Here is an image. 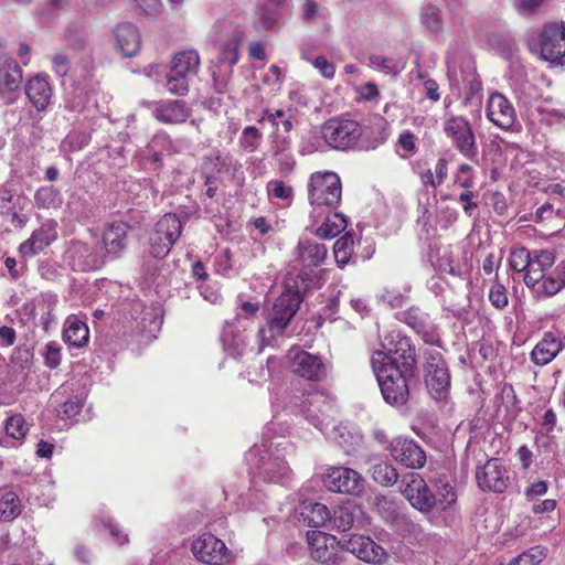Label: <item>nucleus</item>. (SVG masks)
<instances>
[{
    "label": "nucleus",
    "mask_w": 565,
    "mask_h": 565,
    "mask_svg": "<svg viewBox=\"0 0 565 565\" xmlns=\"http://www.w3.org/2000/svg\"><path fill=\"white\" fill-rule=\"evenodd\" d=\"M381 350L373 352L371 366L380 388H408L417 370L416 348L398 330L379 332Z\"/></svg>",
    "instance_id": "f257e3e1"
},
{
    "label": "nucleus",
    "mask_w": 565,
    "mask_h": 565,
    "mask_svg": "<svg viewBox=\"0 0 565 565\" xmlns=\"http://www.w3.org/2000/svg\"><path fill=\"white\" fill-rule=\"evenodd\" d=\"M273 425L271 423L265 427L262 444L254 445L246 452V460L254 478L285 486L292 479V470L281 454L286 452L289 444L286 440L271 443Z\"/></svg>",
    "instance_id": "f03ea898"
},
{
    "label": "nucleus",
    "mask_w": 565,
    "mask_h": 565,
    "mask_svg": "<svg viewBox=\"0 0 565 565\" xmlns=\"http://www.w3.org/2000/svg\"><path fill=\"white\" fill-rule=\"evenodd\" d=\"M554 263L552 250H532L530 268L523 275V280L537 296L550 297L565 288V260L556 266H553Z\"/></svg>",
    "instance_id": "7ed1b4c3"
},
{
    "label": "nucleus",
    "mask_w": 565,
    "mask_h": 565,
    "mask_svg": "<svg viewBox=\"0 0 565 565\" xmlns=\"http://www.w3.org/2000/svg\"><path fill=\"white\" fill-rule=\"evenodd\" d=\"M303 402L301 411L307 419L316 426L328 439L340 445L347 446L353 439L352 434L347 426L335 424L331 414L333 406L329 401L326 391H303Z\"/></svg>",
    "instance_id": "20e7f679"
},
{
    "label": "nucleus",
    "mask_w": 565,
    "mask_h": 565,
    "mask_svg": "<svg viewBox=\"0 0 565 565\" xmlns=\"http://www.w3.org/2000/svg\"><path fill=\"white\" fill-rule=\"evenodd\" d=\"M301 303L300 294L287 288L275 300L268 312L266 323L258 329V347L256 353H262L266 347H274L276 339L282 337Z\"/></svg>",
    "instance_id": "39448f33"
},
{
    "label": "nucleus",
    "mask_w": 565,
    "mask_h": 565,
    "mask_svg": "<svg viewBox=\"0 0 565 565\" xmlns=\"http://www.w3.org/2000/svg\"><path fill=\"white\" fill-rule=\"evenodd\" d=\"M324 141L333 149H353L363 135L361 125L352 119L331 118L321 127Z\"/></svg>",
    "instance_id": "423d86ee"
},
{
    "label": "nucleus",
    "mask_w": 565,
    "mask_h": 565,
    "mask_svg": "<svg viewBox=\"0 0 565 565\" xmlns=\"http://www.w3.org/2000/svg\"><path fill=\"white\" fill-rule=\"evenodd\" d=\"M342 186L334 172H315L309 181V201L312 205L335 207L341 201Z\"/></svg>",
    "instance_id": "0eeeda50"
},
{
    "label": "nucleus",
    "mask_w": 565,
    "mask_h": 565,
    "mask_svg": "<svg viewBox=\"0 0 565 565\" xmlns=\"http://www.w3.org/2000/svg\"><path fill=\"white\" fill-rule=\"evenodd\" d=\"M182 233L180 218L173 213L164 214L154 225L149 237L150 253L156 258H163Z\"/></svg>",
    "instance_id": "6e6552de"
},
{
    "label": "nucleus",
    "mask_w": 565,
    "mask_h": 565,
    "mask_svg": "<svg viewBox=\"0 0 565 565\" xmlns=\"http://www.w3.org/2000/svg\"><path fill=\"white\" fill-rule=\"evenodd\" d=\"M307 543L310 557L324 565H341L344 561L342 555L343 540L321 531H308Z\"/></svg>",
    "instance_id": "1a4fd4ad"
},
{
    "label": "nucleus",
    "mask_w": 565,
    "mask_h": 565,
    "mask_svg": "<svg viewBox=\"0 0 565 565\" xmlns=\"http://www.w3.org/2000/svg\"><path fill=\"white\" fill-rule=\"evenodd\" d=\"M541 57L553 66L565 64V23H546L540 33Z\"/></svg>",
    "instance_id": "9d476101"
},
{
    "label": "nucleus",
    "mask_w": 565,
    "mask_h": 565,
    "mask_svg": "<svg viewBox=\"0 0 565 565\" xmlns=\"http://www.w3.org/2000/svg\"><path fill=\"white\" fill-rule=\"evenodd\" d=\"M191 551L199 562L209 565H227L233 559V553L225 543L211 533H204L195 539Z\"/></svg>",
    "instance_id": "9b49d317"
},
{
    "label": "nucleus",
    "mask_w": 565,
    "mask_h": 565,
    "mask_svg": "<svg viewBox=\"0 0 565 565\" xmlns=\"http://www.w3.org/2000/svg\"><path fill=\"white\" fill-rule=\"evenodd\" d=\"M444 131L454 147L467 159L478 156L476 137L469 121L461 116H452L444 124Z\"/></svg>",
    "instance_id": "f8f14e48"
},
{
    "label": "nucleus",
    "mask_w": 565,
    "mask_h": 565,
    "mask_svg": "<svg viewBox=\"0 0 565 565\" xmlns=\"http://www.w3.org/2000/svg\"><path fill=\"white\" fill-rule=\"evenodd\" d=\"M23 70L10 55H0V98L6 105L14 104L21 92Z\"/></svg>",
    "instance_id": "ddd939ff"
},
{
    "label": "nucleus",
    "mask_w": 565,
    "mask_h": 565,
    "mask_svg": "<svg viewBox=\"0 0 565 565\" xmlns=\"http://www.w3.org/2000/svg\"><path fill=\"white\" fill-rule=\"evenodd\" d=\"M287 358L292 373L309 381L320 382L327 377V365L315 354L308 353L298 347H292Z\"/></svg>",
    "instance_id": "4468645a"
},
{
    "label": "nucleus",
    "mask_w": 565,
    "mask_h": 565,
    "mask_svg": "<svg viewBox=\"0 0 565 565\" xmlns=\"http://www.w3.org/2000/svg\"><path fill=\"white\" fill-rule=\"evenodd\" d=\"M323 482L330 491L353 495L360 494L364 489L362 476L347 467H332L328 469Z\"/></svg>",
    "instance_id": "2eb2a0df"
},
{
    "label": "nucleus",
    "mask_w": 565,
    "mask_h": 565,
    "mask_svg": "<svg viewBox=\"0 0 565 565\" xmlns=\"http://www.w3.org/2000/svg\"><path fill=\"white\" fill-rule=\"evenodd\" d=\"M403 495L417 510L429 512L436 504L435 494L431 493L425 480L418 473H408L402 480Z\"/></svg>",
    "instance_id": "dca6fc26"
},
{
    "label": "nucleus",
    "mask_w": 565,
    "mask_h": 565,
    "mask_svg": "<svg viewBox=\"0 0 565 565\" xmlns=\"http://www.w3.org/2000/svg\"><path fill=\"white\" fill-rule=\"evenodd\" d=\"M129 225L125 222H113L105 228L102 245L98 247L105 256V263L122 255L128 244Z\"/></svg>",
    "instance_id": "f3484780"
},
{
    "label": "nucleus",
    "mask_w": 565,
    "mask_h": 565,
    "mask_svg": "<svg viewBox=\"0 0 565 565\" xmlns=\"http://www.w3.org/2000/svg\"><path fill=\"white\" fill-rule=\"evenodd\" d=\"M66 259L74 270L89 271L99 269L105 265V256L98 247H90L85 243H73L66 250Z\"/></svg>",
    "instance_id": "a211bd4d"
},
{
    "label": "nucleus",
    "mask_w": 565,
    "mask_h": 565,
    "mask_svg": "<svg viewBox=\"0 0 565 565\" xmlns=\"http://www.w3.org/2000/svg\"><path fill=\"white\" fill-rule=\"evenodd\" d=\"M143 105L152 107V116L166 125L183 124L191 116V110L186 103L180 99L145 102Z\"/></svg>",
    "instance_id": "6ab92c4d"
},
{
    "label": "nucleus",
    "mask_w": 565,
    "mask_h": 565,
    "mask_svg": "<svg viewBox=\"0 0 565 565\" xmlns=\"http://www.w3.org/2000/svg\"><path fill=\"white\" fill-rule=\"evenodd\" d=\"M480 489L502 493L509 484V476L505 466L500 459H490L476 472Z\"/></svg>",
    "instance_id": "aec40b11"
},
{
    "label": "nucleus",
    "mask_w": 565,
    "mask_h": 565,
    "mask_svg": "<svg viewBox=\"0 0 565 565\" xmlns=\"http://www.w3.org/2000/svg\"><path fill=\"white\" fill-rule=\"evenodd\" d=\"M343 552H349L365 563L380 564L386 558L385 550L371 537L364 535H351L343 540Z\"/></svg>",
    "instance_id": "412c9836"
},
{
    "label": "nucleus",
    "mask_w": 565,
    "mask_h": 565,
    "mask_svg": "<svg viewBox=\"0 0 565 565\" xmlns=\"http://www.w3.org/2000/svg\"><path fill=\"white\" fill-rule=\"evenodd\" d=\"M390 451L395 461L411 469H420L426 462L425 451L413 439H394L390 445Z\"/></svg>",
    "instance_id": "4be33fe9"
},
{
    "label": "nucleus",
    "mask_w": 565,
    "mask_h": 565,
    "mask_svg": "<svg viewBox=\"0 0 565 565\" xmlns=\"http://www.w3.org/2000/svg\"><path fill=\"white\" fill-rule=\"evenodd\" d=\"M424 379L427 388H449L450 374L446 362L437 350L425 352Z\"/></svg>",
    "instance_id": "5701e85b"
},
{
    "label": "nucleus",
    "mask_w": 565,
    "mask_h": 565,
    "mask_svg": "<svg viewBox=\"0 0 565 565\" xmlns=\"http://www.w3.org/2000/svg\"><path fill=\"white\" fill-rule=\"evenodd\" d=\"M487 117L497 127L508 130L514 125L516 113L505 96L493 93L488 99Z\"/></svg>",
    "instance_id": "b1692460"
},
{
    "label": "nucleus",
    "mask_w": 565,
    "mask_h": 565,
    "mask_svg": "<svg viewBox=\"0 0 565 565\" xmlns=\"http://www.w3.org/2000/svg\"><path fill=\"white\" fill-rule=\"evenodd\" d=\"M57 223L54 220H46L41 226L33 231L31 237L23 242L19 252L23 257H32L44 250L57 238Z\"/></svg>",
    "instance_id": "393cba45"
},
{
    "label": "nucleus",
    "mask_w": 565,
    "mask_h": 565,
    "mask_svg": "<svg viewBox=\"0 0 565 565\" xmlns=\"http://www.w3.org/2000/svg\"><path fill=\"white\" fill-rule=\"evenodd\" d=\"M29 430L30 425L22 414H11L6 418L1 428L0 447L7 449L19 448L24 443Z\"/></svg>",
    "instance_id": "a878e982"
},
{
    "label": "nucleus",
    "mask_w": 565,
    "mask_h": 565,
    "mask_svg": "<svg viewBox=\"0 0 565 565\" xmlns=\"http://www.w3.org/2000/svg\"><path fill=\"white\" fill-rule=\"evenodd\" d=\"M24 90L28 99L39 113L46 110L53 97V87L46 75L38 74L29 78Z\"/></svg>",
    "instance_id": "bb28decb"
},
{
    "label": "nucleus",
    "mask_w": 565,
    "mask_h": 565,
    "mask_svg": "<svg viewBox=\"0 0 565 565\" xmlns=\"http://www.w3.org/2000/svg\"><path fill=\"white\" fill-rule=\"evenodd\" d=\"M116 47L122 56H135L141 47V34L138 28L130 22H121L113 30Z\"/></svg>",
    "instance_id": "cd10ccee"
},
{
    "label": "nucleus",
    "mask_w": 565,
    "mask_h": 565,
    "mask_svg": "<svg viewBox=\"0 0 565 565\" xmlns=\"http://www.w3.org/2000/svg\"><path fill=\"white\" fill-rule=\"evenodd\" d=\"M327 254V247L311 238H300L295 249L296 260L303 267H317L321 265Z\"/></svg>",
    "instance_id": "c85d7f7f"
},
{
    "label": "nucleus",
    "mask_w": 565,
    "mask_h": 565,
    "mask_svg": "<svg viewBox=\"0 0 565 565\" xmlns=\"http://www.w3.org/2000/svg\"><path fill=\"white\" fill-rule=\"evenodd\" d=\"M289 0H264L255 9L254 24L259 30L274 29L281 19V8Z\"/></svg>",
    "instance_id": "c756f323"
},
{
    "label": "nucleus",
    "mask_w": 565,
    "mask_h": 565,
    "mask_svg": "<svg viewBox=\"0 0 565 565\" xmlns=\"http://www.w3.org/2000/svg\"><path fill=\"white\" fill-rule=\"evenodd\" d=\"M399 320L420 334L425 342L433 343L435 341L434 324L430 321L429 315L419 308L412 307L401 312Z\"/></svg>",
    "instance_id": "7c9ffc66"
},
{
    "label": "nucleus",
    "mask_w": 565,
    "mask_h": 565,
    "mask_svg": "<svg viewBox=\"0 0 565 565\" xmlns=\"http://www.w3.org/2000/svg\"><path fill=\"white\" fill-rule=\"evenodd\" d=\"M224 351L234 359L243 356L248 349V335L246 330L234 323H227L222 332Z\"/></svg>",
    "instance_id": "2f4dec72"
},
{
    "label": "nucleus",
    "mask_w": 565,
    "mask_h": 565,
    "mask_svg": "<svg viewBox=\"0 0 565 565\" xmlns=\"http://www.w3.org/2000/svg\"><path fill=\"white\" fill-rule=\"evenodd\" d=\"M562 349L561 338L553 332H546L532 350L531 361L536 365H546L555 359Z\"/></svg>",
    "instance_id": "473e14b6"
},
{
    "label": "nucleus",
    "mask_w": 565,
    "mask_h": 565,
    "mask_svg": "<svg viewBox=\"0 0 565 565\" xmlns=\"http://www.w3.org/2000/svg\"><path fill=\"white\" fill-rule=\"evenodd\" d=\"M85 401L83 394L65 395V393L57 391L51 395L50 404L54 407L56 416L61 419H70L75 417Z\"/></svg>",
    "instance_id": "72a5a7b5"
},
{
    "label": "nucleus",
    "mask_w": 565,
    "mask_h": 565,
    "mask_svg": "<svg viewBox=\"0 0 565 565\" xmlns=\"http://www.w3.org/2000/svg\"><path fill=\"white\" fill-rule=\"evenodd\" d=\"M62 339L71 347H85L89 340V330L87 324L74 315L68 316L64 322Z\"/></svg>",
    "instance_id": "f704fd0d"
},
{
    "label": "nucleus",
    "mask_w": 565,
    "mask_h": 565,
    "mask_svg": "<svg viewBox=\"0 0 565 565\" xmlns=\"http://www.w3.org/2000/svg\"><path fill=\"white\" fill-rule=\"evenodd\" d=\"M22 512V502L18 493L9 487L0 488V521L10 522Z\"/></svg>",
    "instance_id": "c9c22d12"
},
{
    "label": "nucleus",
    "mask_w": 565,
    "mask_h": 565,
    "mask_svg": "<svg viewBox=\"0 0 565 565\" xmlns=\"http://www.w3.org/2000/svg\"><path fill=\"white\" fill-rule=\"evenodd\" d=\"M331 515L328 508L318 502L303 503L300 511V520L310 527L323 526L330 521Z\"/></svg>",
    "instance_id": "e433bc0d"
},
{
    "label": "nucleus",
    "mask_w": 565,
    "mask_h": 565,
    "mask_svg": "<svg viewBox=\"0 0 565 565\" xmlns=\"http://www.w3.org/2000/svg\"><path fill=\"white\" fill-rule=\"evenodd\" d=\"M170 66L173 71H179L192 77L198 74L200 68V56L195 50H184L174 54Z\"/></svg>",
    "instance_id": "4c0bfd02"
},
{
    "label": "nucleus",
    "mask_w": 565,
    "mask_h": 565,
    "mask_svg": "<svg viewBox=\"0 0 565 565\" xmlns=\"http://www.w3.org/2000/svg\"><path fill=\"white\" fill-rule=\"evenodd\" d=\"M361 514L362 511L359 507L348 502L334 510L333 516L330 519V521L332 522L334 529L344 532L353 526L356 518Z\"/></svg>",
    "instance_id": "58836bf2"
},
{
    "label": "nucleus",
    "mask_w": 565,
    "mask_h": 565,
    "mask_svg": "<svg viewBox=\"0 0 565 565\" xmlns=\"http://www.w3.org/2000/svg\"><path fill=\"white\" fill-rule=\"evenodd\" d=\"M348 225L347 218L341 213H334L316 230V235L322 239H331L341 234Z\"/></svg>",
    "instance_id": "ea45409f"
},
{
    "label": "nucleus",
    "mask_w": 565,
    "mask_h": 565,
    "mask_svg": "<svg viewBox=\"0 0 565 565\" xmlns=\"http://www.w3.org/2000/svg\"><path fill=\"white\" fill-rule=\"evenodd\" d=\"M353 235L350 233H345L335 241L333 255L335 263L340 268H343L349 263L353 254Z\"/></svg>",
    "instance_id": "a19ab883"
},
{
    "label": "nucleus",
    "mask_w": 565,
    "mask_h": 565,
    "mask_svg": "<svg viewBox=\"0 0 565 565\" xmlns=\"http://www.w3.org/2000/svg\"><path fill=\"white\" fill-rule=\"evenodd\" d=\"M34 201L39 209H58L62 204V196L55 188L42 186L35 192Z\"/></svg>",
    "instance_id": "79ce46f5"
},
{
    "label": "nucleus",
    "mask_w": 565,
    "mask_h": 565,
    "mask_svg": "<svg viewBox=\"0 0 565 565\" xmlns=\"http://www.w3.org/2000/svg\"><path fill=\"white\" fill-rule=\"evenodd\" d=\"M189 79L186 74L173 71L170 66V73L167 75L166 87L168 92L177 96H185L189 93Z\"/></svg>",
    "instance_id": "37998d69"
},
{
    "label": "nucleus",
    "mask_w": 565,
    "mask_h": 565,
    "mask_svg": "<svg viewBox=\"0 0 565 565\" xmlns=\"http://www.w3.org/2000/svg\"><path fill=\"white\" fill-rule=\"evenodd\" d=\"M23 195H15L10 184H4L0 189V211L3 214H10L17 207L22 209V203L25 202Z\"/></svg>",
    "instance_id": "c03bdc74"
},
{
    "label": "nucleus",
    "mask_w": 565,
    "mask_h": 565,
    "mask_svg": "<svg viewBox=\"0 0 565 565\" xmlns=\"http://www.w3.org/2000/svg\"><path fill=\"white\" fill-rule=\"evenodd\" d=\"M265 119H267L276 129H279V126L281 125L284 132L287 134L294 128L291 115H288L284 109H277L275 111L265 109L258 121L262 122Z\"/></svg>",
    "instance_id": "a18cd8bd"
},
{
    "label": "nucleus",
    "mask_w": 565,
    "mask_h": 565,
    "mask_svg": "<svg viewBox=\"0 0 565 565\" xmlns=\"http://www.w3.org/2000/svg\"><path fill=\"white\" fill-rule=\"evenodd\" d=\"M372 478L375 482L387 487L397 481L398 475L393 466L386 462H379L372 468Z\"/></svg>",
    "instance_id": "49530a36"
},
{
    "label": "nucleus",
    "mask_w": 565,
    "mask_h": 565,
    "mask_svg": "<svg viewBox=\"0 0 565 565\" xmlns=\"http://www.w3.org/2000/svg\"><path fill=\"white\" fill-rule=\"evenodd\" d=\"M369 66L386 75H397L401 72V66L396 61L379 54L369 56Z\"/></svg>",
    "instance_id": "de8ad7c7"
},
{
    "label": "nucleus",
    "mask_w": 565,
    "mask_h": 565,
    "mask_svg": "<svg viewBox=\"0 0 565 565\" xmlns=\"http://www.w3.org/2000/svg\"><path fill=\"white\" fill-rule=\"evenodd\" d=\"M532 250L526 249L525 247H519L511 252L509 257V264L511 269L516 273L526 274V270L530 268Z\"/></svg>",
    "instance_id": "09e8293b"
},
{
    "label": "nucleus",
    "mask_w": 565,
    "mask_h": 565,
    "mask_svg": "<svg viewBox=\"0 0 565 565\" xmlns=\"http://www.w3.org/2000/svg\"><path fill=\"white\" fill-rule=\"evenodd\" d=\"M422 22L431 32L437 33L443 29L441 13L438 7L435 4H427L423 8Z\"/></svg>",
    "instance_id": "8fccbe9b"
},
{
    "label": "nucleus",
    "mask_w": 565,
    "mask_h": 565,
    "mask_svg": "<svg viewBox=\"0 0 565 565\" xmlns=\"http://www.w3.org/2000/svg\"><path fill=\"white\" fill-rule=\"evenodd\" d=\"M436 489L437 494L435 495V505H438L441 510H446L456 501V492L448 481L441 479L438 480Z\"/></svg>",
    "instance_id": "3c124183"
},
{
    "label": "nucleus",
    "mask_w": 565,
    "mask_h": 565,
    "mask_svg": "<svg viewBox=\"0 0 565 565\" xmlns=\"http://www.w3.org/2000/svg\"><path fill=\"white\" fill-rule=\"evenodd\" d=\"M545 557V548L542 546L531 547L529 551L514 557L509 565H537Z\"/></svg>",
    "instance_id": "603ef678"
},
{
    "label": "nucleus",
    "mask_w": 565,
    "mask_h": 565,
    "mask_svg": "<svg viewBox=\"0 0 565 565\" xmlns=\"http://www.w3.org/2000/svg\"><path fill=\"white\" fill-rule=\"evenodd\" d=\"M89 136L81 131L70 132L62 141V149L68 152H75L81 150L89 142Z\"/></svg>",
    "instance_id": "864d4df0"
},
{
    "label": "nucleus",
    "mask_w": 565,
    "mask_h": 565,
    "mask_svg": "<svg viewBox=\"0 0 565 565\" xmlns=\"http://www.w3.org/2000/svg\"><path fill=\"white\" fill-rule=\"evenodd\" d=\"M238 46L239 42L237 38L230 39L224 44V49L218 56L220 63L234 66L238 62Z\"/></svg>",
    "instance_id": "5fc2aeb1"
},
{
    "label": "nucleus",
    "mask_w": 565,
    "mask_h": 565,
    "mask_svg": "<svg viewBox=\"0 0 565 565\" xmlns=\"http://www.w3.org/2000/svg\"><path fill=\"white\" fill-rule=\"evenodd\" d=\"M454 182L465 190L473 188L476 181L472 167L468 163H461L457 169Z\"/></svg>",
    "instance_id": "6e6d98bb"
},
{
    "label": "nucleus",
    "mask_w": 565,
    "mask_h": 565,
    "mask_svg": "<svg viewBox=\"0 0 565 565\" xmlns=\"http://www.w3.org/2000/svg\"><path fill=\"white\" fill-rule=\"evenodd\" d=\"M42 355L47 367L56 369L62 362V348L57 342L51 341L45 344Z\"/></svg>",
    "instance_id": "4d7b16f0"
},
{
    "label": "nucleus",
    "mask_w": 565,
    "mask_h": 565,
    "mask_svg": "<svg viewBox=\"0 0 565 565\" xmlns=\"http://www.w3.org/2000/svg\"><path fill=\"white\" fill-rule=\"evenodd\" d=\"M260 138L262 132L256 127L247 126L242 132L239 142L244 149L253 152L258 148Z\"/></svg>",
    "instance_id": "13d9d810"
},
{
    "label": "nucleus",
    "mask_w": 565,
    "mask_h": 565,
    "mask_svg": "<svg viewBox=\"0 0 565 565\" xmlns=\"http://www.w3.org/2000/svg\"><path fill=\"white\" fill-rule=\"evenodd\" d=\"M268 192L276 199L280 200H291L294 195V190L290 185H287L282 181L273 180L267 185Z\"/></svg>",
    "instance_id": "bf43d9fd"
},
{
    "label": "nucleus",
    "mask_w": 565,
    "mask_h": 565,
    "mask_svg": "<svg viewBox=\"0 0 565 565\" xmlns=\"http://www.w3.org/2000/svg\"><path fill=\"white\" fill-rule=\"evenodd\" d=\"M384 401L394 407H403L409 399V391H381Z\"/></svg>",
    "instance_id": "052dcab7"
},
{
    "label": "nucleus",
    "mask_w": 565,
    "mask_h": 565,
    "mask_svg": "<svg viewBox=\"0 0 565 565\" xmlns=\"http://www.w3.org/2000/svg\"><path fill=\"white\" fill-rule=\"evenodd\" d=\"M321 13L322 8L315 0H306L302 4L301 19L306 23L317 22Z\"/></svg>",
    "instance_id": "680f3d73"
},
{
    "label": "nucleus",
    "mask_w": 565,
    "mask_h": 565,
    "mask_svg": "<svg viewBox=\"0 0 565 565\" xmlns=\"http://www.w3.org/2000/svg\"><path fill=\"white\" fill-rule=\"evenodd\" d=\"M489 300L495 308H504L508 305V295L505 288L500 284L493 285L489 291Z\"/></svg>",
    "instance_id": "e2e57ef3"
},
{
    "label": "nucleus",
    "mask_w": 565,
    "mask_h": 565,
    "mask_svg": "<svg viewBox=\"0 0 565 565\" xmlns=\"http://www.w3.org/2000/svg\"><path fill=\"white\" fill-rule=\"evenodd\" d=\"M100 523L105 529L109 530L110 535L118 545H122L128 541V535L122 533L117 524H115L110 518L100 519Z\"/></svg>",
    "instance_id": "0e129e2a"
},
{
    "label": "nucleus",
    "mask_w": 565,
    "mask_h": 565,
    "mask_svg": "<svg viewBox=\"0 0 565 565\" xmlns=\"http://www.w3.org/2000/svg\"><path fill=\"white\" fill-rule=\"evenodd\" d=\"M543 2L544 0H514V7L521 14H533Z\"/></svg>",
    "instance_id": "69168bd1"
},
{
    "label": "nucleus",
    "mask_w": 565,
    "mask_h": 565,
    "mask_svg": "<svg viewBox=\"0 0 565 565\" xmlns=\"http://www.w3.org/2000/svg\"><path fill=\"white\" fill-rule=\"evenodd\" d=\"M55 450V441L53 439L41 438L35 448V455L42 459H51Z\"/></svg>",
    "instance_id": "338daca9"
},
{
    "label": "nucleus",
    "mask_w": 565,
    "mask_h": 565,
    "mask_svg": "<svg viewBox=\"0 0 565 565\" xmlns=\"http://www.w3.org/2000/svg\"><path fill=\"white\" fill-rule=\"evenodd\" d=\"M53 70L57 76L63 77L70 70L68 58L64 53H56L52 57Z\"/></svg>",
    "instance_id": "774afa93"
}]
</instances>
